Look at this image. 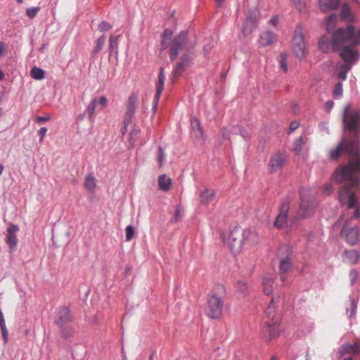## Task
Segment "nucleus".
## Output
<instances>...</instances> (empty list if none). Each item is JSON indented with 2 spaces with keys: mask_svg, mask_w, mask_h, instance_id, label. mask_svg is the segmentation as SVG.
Masks as SVG:
<instances>
[{
  "mask_svg": "<svg viewBox=\"0 0 360 360\" xmlns=\"http://www.w3.org/2000/svg\"><path fill=\"white\" fill-rule=\"evenodd\" d=\"M359 122L360 112L350 109L348 105L346 106L343 112V123L345 127H347L350 131H354Z\"/></svg>",
  "mask_w": 360,
  "mask_h": 360,
  "instance_id": "obj_8",
  "label": "nucleus"
},
{
  "mask_svg": "<svg viewBox=\"0 0 360 360\" xmlns=\"http://www.w3.org/2000/svg\"><path fill=\"white\" fill-rule=\"evenodd\" d=\"M337 18V15H331L328 18L326 27L328 32L333 29V25L335 24Z\"/></svg>",
  "mask_w": 360,
  "mask_h": 360,
  "instance_id": "obj_41",
  "label": "nucleus"
},
{
  "mask_svg": "<svg viewBox=\"0 0 360 360\" xmlns=\"http://www.w3.org/2000/svg\"><path fill=\"white\" fill-rule=\"evenodd\" d=\"M5 53V47L3 43L0 42V56H3Z\"/></svg>",
  "mask_w": 360,
  "mask_h": 360,
  "instance_id": "obj_59",
  "label": "nucleus"
},
{
  "mask_svg": "<svg viewBox=\"0 0 360 360\" xmlns=\"http://www.w3.org/2000/svg\"><path fill=\"white\" fill-rule=\"evenodd\" d=\"M358 277V273L355 269H352L349 271V279H350V283L352 285H353Z\"/></svg>",
  "mask_w": 360,
  "mask_h": 360,
  "instance_id": "obj_46",
  "label": "nucleus"
},
{
  "mask_svg": "<svg viewBox=\"0 0 360 360\" xmlns=\"http://www.w3.org/2000/svg\"><path fill=\"white\" fill-rule=\"evenodd\" d=\"M360 258L359 253L354 250L345 251L344 254V261L350 264H355Z\"/></svg>",
  "mask_w": 360,
  "mask_h": 360,
  "instance_id": "obj_24",
  "label": "nucleus"
},
{
  "mask_svg": "<svg viewBox=\"0 0 360 360\" xmlns=\"http://www.w3.org/2000/svg\"><path fill=\"white\" fill-rule=\"evenodd\" d=\"M97 185V180L93 174H89L85 178L84 187L90 193H94Z\"/></svg>",
  "mask_w": 360,
  "mask_h": 360,
  "instance_id": "obj_27",
  "label": "nucleus"
},
{
  "mask_svg": "<svg viewBox=\"0 0 360 360\" xmlns=\"http://www.w3.org/2000/svg\"><path fill=\"white\" fill-rule=\"evenodd\" d=\"M193 45L189 41L186 32L179 33L172 41L169 52L170 60L174 61L181 51L191 49Z\"/></svg>",
  "mask_w": 360,
  "mask_h": 360,
  "instance_id": "obj_5",
  "label": "nucleus"
},
{
  "mask_svg": "<svg viewBox=\"0 0 360 360\" xmlns=\"http://www.w3.org/2000/svg\"><path fill=\"white\" fill-rule=\"evenodd\" d=\"M172 35V32L171 30H169V29L165 30L164 31V32L162 33L163 39L162 41V46L163 49H165L167 47L165 39L167 37H170Z\"/></svg>",
  "mask_w": 360,
  "mask_h": 360,
  "instance_id": "obj_42",
  "label": "nucleus"
},
{
  "mask_svg": "<svg viewBox=\"0 0 360 360\" xmlns=\"http://www.w3.org/2000/svg\"><path fill=\"white\" fill-rule=\"evenodd\" d=\"M50 120V117H42V116H38L37 117V122L39 123L46 122Z\"/></svg>",
  "mask_w": 360,
  "mask_h": 360,
  "instance_id": "obj_56",
  "label": "nucleus"
},
{
  "mask_svg": "<svg viewBox=\"0 0 360 360\" xmlns=\"http://www.w3.org/2000/svg\"><path fill=\"white\" fill-rule=\"evenodd\" d=\"M225 296V288L221 285H217L207 295L205 313L210 318L219 319L221 316Z\"/></svg>",
  "mask_w": 360,
  "mask_h": 360,
  "instance_id": "obj_3",
  "label": "nucleus"
},
{
  "mask_svg": "<svg viewBox=\"0 0 360 360\" xmlns=\"http://www.w3.org/2000/svg\"><path fill=\"white\" fill-rule=\"evenodd\" d=\"M349 13V10L348 7H347L346 6H344L342 8L341 17L343 18H345L348 16Z\"/></svg>",
  "mask_w": 360,
  "mask_h": 360,
  "instance_id": "obj_53",
  "label": "nucleus"
},
{
  "mask_svg": "<svg viewBox=\"0 0 360 360\" xmlns=\"http://www.w3.org/2000/svg\"><path fill=\"white\" fill-rule=\"evenodd\" d=\"M4 325H6L5 319H4L3 313H2L1 310L0 309V326H4Z\"/></svg>",
  "mask_w": 360,
  "mask_h": 360,
  "instance_id": "obj_58",
  "label": "nucleus"
},
{
  "mask_svg": "<svg viewBox=\"0 0 360 360\" xmlns=\"http://www.w3.org/2000/svg\"><path fill=\"white\" fill-rule=\"evenodd\" d=\"M214 197L215 192L214 190L205 188L199 195L200 202L203 205H207L214 200Z\"/></svg>",
  "mask_w": 360,
  "mask_h": 360,
  "instance_id": "obj_22",
  "label": "nucleus"
},
{
  "mask_svg": "<svg viewBox=\"0 0 360 360\" xmlns=\"http://www.w3.org/2000/svg\"><path fill=\"white\" fill-rule=\"evenodd\" d=\"M244 233V245H254L259 241V236L255 230L245 229L243 230Z\"/></svg>",
  "mask_w": 360,
  "mask_h": 360,
  "instance_id": "obj_17",
  "label": "nucleus"
},
{
  "mask_svg": "<svg viewBox=\"0 0 360 360\" xmlns=\"http://www.w3.org/2000/svg\"><path fill=\"white\" fill-rule=\"evenodd\" d=\"M40 8L39 7H32L27 9L26 13L27 15L30 18H34L38 12L39 11Z\"/></svg>",
  "mask_w": 360,
  "mask_h": 360,
  "instance_id": "obj_43",
  "label": "nucleus"
},
{
  "mask_svg": "<svg viewBox=\"0 0 360 360\" xmlns=\"http://www.w3.org/2000/svg\"><path fill=\"white\" fill-rule=\"evenodd\" d=\"M135 229L133 226L129 225L126 228V240L130 241L134 236Z\"/></svg>",
  "mask_w": 360,
  "mask_h": 360,
  "instance_id": "obj_39",
  "label": "nucleus"
},
{
  "mask_svg": "<svg viewBox=\"0 0 360 360\" xmlns=\"http://www.w3.org/2000/svg\"><path fill=\"white\" fill-rule=\"evenodd\" d=\"M171 179L167 177L165 174H162L158 177V186L161 191H168L171 186Z\"/></svg>",
  "mask_w": 360,
  "mask_h": 360,
  "instance_id": "obj_28",
  "label": "nucleus"
},
{
  "mask_svg": "<svg viewBox=\"0 0 360 360\" xmlns=\"http://www.w3.org/2000/svg\"><path fill=\"white\" fill-rule=\"evenodd\" d=\"M360 354V342H356L354 345L349 343L343 345L340 349V356H343L346 354Z\"/></svg>",
  "mask_w": 360,
  "mask_h": 360,
  "instance_id": "obj_19",
  "label": "nucleus"
},
{
  "mask_svg": "<svg viewBox=\"0 0 360 360\" xmlns=\"http://www.w3.org/2000/svg\"><path fill=\"white\" fill-rule=\"evenodd\" d=\"M99 103L100 104L103 106V107H105L107 105V103H108V100H107V98L105 96H101L99 99Z\"/></svg>",
  "mask_w": 360,
  "mask_h": 360,
  "instance_id": "obj_55",
  "label": "nucleus"
},
{
  "mask_svg": "<svg viewBox=\"0 0 360 360\" xmlns=\"http://www.w3.org/2000/svg\"><path fill=\"white\" fill-rule=\"evenodd\" d=\"M120 35L118 34L117 36H111L109 39V52L110 56L115 55V57H117L118 55V39Z\"/></svg>",
  "mask_w": 360,
  "mask_h": 360,
  "instance_id": "obj_26",
  "label": "nucleus"
},
{
  "mask_svg": "<svg viewBox=\"0 0 360 360\" xmlns=\"http://www.w3.org/2000/svg\"><path fill=\"white\" fill-rule=\"evenodd\" d=\"M346 152L354 160L347 165L338 168L334 173V179L337 183L345 182L339 191V201L342 205L347 203L349 209H354V214L348 218L342 229L346 241L351 245H355L359 241V231L357 226L349 227L352 219L360 218V205L356 200L354 190L360 186V155L358 141L356 139H343L341 143L330 152V158L336 159L342 152Z\"/></svg>",
  "mask_w": 360,
  "mask_h": 360,
  "instance_id": "obj_1",
  "label": "nucleus"
},
{
  "mask_svg": "<svg viewBox=\"0 0 360 360\" xmlns=\"http://www.w3.org/2000/svg\"><path fill=\"white\" fill-rule=\"evenodd\" d=\"M4 79V72L0 70V80H3Z\"/></svg>",
  "mask_w": 360,
  "mask_h": 360,
  "instance_id": "obj_62",
  "label": "nucleus"
},
{
  "mask_svg": "<svg viewBox=\"0 0 360 360\" xmlns=\"http://www.w3.org/2000/svg\"><path fill=\"white\" fill-rule=\"evenodd\" d=\"M340 5V0H320L319 6L321 10L326 13L330 10L336 9Z\"/></svg>",
  "mask_w": 360,
  "mask_h": 360,
  "instance_id": "obj_23",
  "label": "nucleus"
},
{
  "mask_svg": "<svg viewBox=\"0 0 360 360\" xmlns=\"http://www.w3.org/2000/svg\"><path fill=\"white\" fill-rule=\"evenodd\" d=\"M343 89L342 84L341 82H338L334 87L333 91V96L334 98H340L342 96Z\"/></svg>",
  "mask_w": 360,
  "mask_h": 360,
  "instance_id": "obj_37",
  "label": "nucleus"
},
{
  "mask_svg": "<svg viewBox=\"0 0 360 360\" xmlns=\"http://www.w3.org/2000/svg\"><path fill=\"white\" fill-rule=\"evenodd\" d=\"M280 278H281V281L284 283L286 280V276H285V274H282V273H280Z\"/></svg>",
  "mask_w": 360,
  "mask_h": 360,
  "instance_id": "obj_61",
  "label": "nucleus"
},
{
  "mask_svg": "<svg viewBox=\"0 0 360 360\" xmlns=\"http://www.w3.org/2000/svg\"><path fill=\"white\" fill-rule=\"evenodd\" d=\"M105 43V36L103 34L96 39V46H95L94 49L93 50L92 53L94 55H96L98 53H99L102 50Z\"/></svg>",
  "mask_w": 360,
  "mask_h": 360,
  "instance_id": "obj_35",
  "label": "nucleus"
},
{
  "mask_svg": "<svg viewBox=\"0 0 360 360\" xmlns=\"http://www.w3.org/2000/svg\"><path fill=\"white\" fill-rule=\"evenodd\" d=\"M140 133V129L139 128H134L131 132H130V141L134 143L136 141L137 137L139 136Z\"/></svg>",
  "mask_w": 360,
  "mask_h": 360,
  "instance_id": "obj_45",
  "label": "nucleus"
},
{
  "mask_svg": "<svg viewBox=\"0 0 360 360\" xmlns=\"http://www.w3.org/2000/svg\"><path fill=\"white\" fill-rule=\"evenodd\" d=\"M274 278L271 276H265L262 280V285L264 288V292L266 295H270L273 292V283Z\"/></svg>",
  "mask_w": 360,
  "mask_h": 360,
  "instance_id": "obj_29",
  "label": "nucleus"
},
{
  "mask_svg": "<svg viewBox=\"0 0 360 360\" xmlns=\"http://www.w3.org/2000/svg\"><path fill=\"white\" fill-rule=\"evenodd\" d=\"M190 57L188 54H184L179 63H178L172 71V80L175 81L184 72L190 62Z\"/></svg>",
  "mask_w": 360,
  "mask_h": 360,
  "instance_id": "obj_12",
  "label": "nucleus"
},
{
  "mask_svg": "<svg viewBox=\"0 0 360 360\" xmlns=\"http://www.w3.org/2000/svg\"><path fill=\"white\" fill-rule=\"evenodd\" d=\"M236 292L238 298H244L249 292L248 285L243 281H238L236 284Z\"/></svg>",
  "mask_w": 360,
  "mask_h": 360,
  "instance_id": "obj_25",
  "label": "nucleus"
},
{
  "mask_svg": "<svg viewBox=\"0 0 360 360\" xmlns=\"http://www.w3.org/2000/svg\"><path fill=\"white\" fill-rule=\"evenodd\" d=\"M47 132V128L46 127H41L39 131L38 134L40 136V142H42L44 140V138L46 136V134Z\"/></svg>",
  "mask_w": 360,
  "mask_h": 360,
  "instance_id": "obj_48",
  "label": "nucleus"
},
{
  "mask_svg": "<svg viewBox=\"0 0 360 360\" xmlns=\"http://www.w3.org/2000/svg\"><path fill=\"white\" fill-rule=\"evenodd\" d=\"M276 40V35L271 31H265L260 34L259 43L263 46L272 44Z\"/></svg>",
  "mask_w": 360,
  "mask_h": 360,
  "instance_id": "obj_18",
  "label": "nucleus"
},
{
  "mask_svg": "<svg viewBox=\"0 0 360 360\" xmlns=\"http://www.w3.org/2000/svg\"><path fill=\"white\" fill-rule=\"evenodd\" d=\"M291 269V261L288 257L280 259L279 271L286 274Z\"/></svg>",
  "mask_w": 360,
  "mask_h": 360,
  "instance_id": "obj_33",
  "label": "nucleus"
},
{
  "mask_svg": "<svg viewBox=\"0 0 360 360\" xmlns=\"http://www.w3.org/2000/svg\"><path fill=\"white\" fill-rule=\"evenodd\" d=\"M71 320L72 316L69 309L67 307H63L59 310L58 313V317L55 322L58 327L62 328L65 324L70 322Z\"/></svg>",
  "mask_w": 360,
  "mask_h": 360,
  "instance_id": "obj_15",
  "label": "nucleus"
},
{
  "mask_svg": "<svg viewBox=\"0 0 360 360\" xmlns=\"http://www.w3.org/2000/svg\"><path fill=\"white\" fill-rule=\"evenodd\" d=\"M45 72L40 68L34 67L30 70L31 77L36 80H41L44 78Z\"/></svg>",
  "mask_w": 360,
  "mask_h": 360,
  "instance_id": "obj_34",
  "label": "nucleus"
},
{
  "mask_svg": "<svg viewBox=\"0 0 360 360\" xmlns=\"http://www.w3.org/2000/svg\"><path fill=\"white\" fill-rule=\"evenodd\" d=\"M259 18V12L257 9L249 11L246 20L243 24L242 33L244 37L248 34L257 27V22Z\"/></svg>",
  "mask_w": 360,
  "mask_h": 360,
  "instance_id": "obj_9",
  "label": "nucleus"
},
{
  "mask_svg": "<svg viewBox=\"0 0 360 360\" xmlns=\"http://www.w3.org/2000/svg\"><path fill=\"white\" fill-rule=\"evenodd\" d=\"M333 186L331 184H328L324 186L323 193L325 195H329L333 191Z\"/></svg>",
  "mask_w": 360,
  "mask_h": 360,
  "instance_id": "obj_51",
  "label": "nucleus"
},
{
  "mask_svg": "<svg viewBox=\"0 0 360 360\" xmlns=\"http://www.w3.org/2000/svg\"><path fill=\"white\" fill-rule=\"evenodd\" d=\"M19 231V227L17 225L11 224L7 229L6 242L11 250H13L18 243V238L16 233Z\"/></svg>",
  "mask_w": 360,
  "mask_h": 360,
  "instance_id": "obj_13",
  "label": "nucleus"
},
{
  "mask_svg": "<svg viewBox=\"0 0 360 360\" xmlns=\"http://www.w3.org/2000/svg\"><path fill=\"white\" fill-rule=\"evenodd\" d=\"M299 122H297V121H293L290 123V128H289V130H290V132H292L293 131H295V129H297L298 127H299Z\"/></svg>",
  "mask_w": 360,
  "mask_h": 360,
  "instance_id": "obj_54",
  "label": "nucleus"
},
{
  "mask_svg": "<svg viewBox=\"0 0 360 360\" xmlns=\"http://www.w3.org/2000/svg\"><path fill=\"white\" fill-rule=\"evenodd\" d=\"M181 217V213H180V208L176 207L175 210V216H174V220L178 221Z\"/></svg>",
  "mask_w": 360,
  "mask_h": 360,
  "instance_id": "obj_57",
  "label": "nucleus"
},
{
  "mask_svg": "<svg viewBox=\"0 0 360 360\" xmlns=\"http://www.w3.org/2000/svg\"><path fill=\"white\" fill-rule=\"evenodd\" d=\"M279 58H280V65H281V69L284 72H287V70H288V65H287V62H286V58H287L286 53H281L280 55H279Z\"/></svg>",
  "mask_w": 360,
  "mask_h": 360,
  "instance_id": "obj_38",
  "label": "nucleus"
},
{
  "mask_svg": "<svg viewBox=\"0 0 360 360\" xmlns=\"http://www.w3.org/2000/svg\"><path fill=\"white\" fill-rule=\"evenodd\" d=\"M219 5H221L225 0H215Z\"/></svg>",
  "mask_w": 360,
  "mask_h": 360,
  "instance_id": "obj_64",
  "label": "nucleus"
},
{
  "mask_svg": "<svg viewBox=\"0 0 360 360\" xmlns=\"http://www.w3.org/2000/svg\"><path fill=\"white\" fill-rule=\"evenodd\" d=\"M266 326L269 333V338L272 339L277 337L281 331L280 325L276 322L267 323Z\"/></svg>",
  "mask_w": 360,
  "mask_h": 360,
  "instance_id": "obj_31",
  "label": "nucleus"
},
{
  "mask_svg": "<svg viewBox=\"0 0 360 360\" xmlns=\"http://www.w3.org/2000/svg\"><path fill=\"white\" fill-rule=\"evenodd\" d=\"M0 328H1V333H2L3 338L4 339V341L7 342L8 337V330L6 329V325L1 326Z\"/></svg>",
  "mask_w": 360,
  "mask_h": 360,
  "instance_id": "obj_49",
  "label": "nucleus"
},
{
  "mask_svg": "<svg viewBox=\"0 0 360 360\" xmlns=\"http://www.w3.org/2000/svg\"><path fill=\"white\" fill-rule=\"evenodd\" d=\"M4 169V166L3 165H0V176L2 174Z\"/></svg>",
  "mask_w": 360,
  "mask_h": 360,
  "instance_id": "obj_63",
  "label": "nucleus"
},
{
  "mask_svg": "<svg viewBox=\"0 0 360 360\" xmlns=\"http://www.w3.org/2000/svg\"><path fill=\"white\" fill-rule=\"evenodd\" d=\"M352 67V63H339L337 65L335 73L338 78L346 80L347 77V73Z\"/></svg>",
  "mask_w": 360,
  "mask_h": 360,
  "instance_id": "obj_20",
  "label": "nucleus"
},
{
  "mask_svg": "<svg viewBox=\"0 0 360 360\" xmlns=\"http://www.w3.org/2000/svg\"><path fill=\"white\" fill-rule=\"evenodd\" d=\"M289 208V201L283 200L280 207L279 214L274 221L275 226L280 229L284 228L287 224Z\"/></svg>",
  "mask_w": 360,
  "mask_h": 360,
  "instance_id": "obj_11",
  "label": "nucleus"
},
{
  "mask_svg": "<svg viewBox=\"0 0 360 360\" xmlns=\"http://www.w3.org/2000/svg\"><path fill=\"white\" fill-rule=\"evenodd\" d=\"M285 157L281 153L273 155L269 162V167L271 172L281 169L284 164Z\"/></svg>",
  "mask_w": 360,
  "mask_h": 360,
  "instance_id": "obj_16",
  "label": "nucleus"
},
{
  "mask_svg": "<svg viewBox=\"0 0 360 360\" xmlns=\"http://www.w3.org/2000/svg\"><path fill=\"white\" fill-rule=\"evenodd\" d=\"M138 103V95L136 94H131L129 97L127 110L124 117V130L127 129V125L130 123L131 118L133 117Z\"/></svg>",
  "mask_w": 360,
  "mask_h": 360,
  "instance_id": "obj_10",
  "label": "nucleus"
},
{
  "mask_svg": "<svg viewBox=\"0 0 360 360\" xmlns=\"http://www.w3.org/2000/svg\"><path fill=\"white\" fill-rule=\"evenodd\" d=\"M333 106H334V103L333 101H328L327 102H326V103L324 105L325 109L328 112H330V110H332Z\"/></svg>",
  "mask_w": 360,
  "mask_h": 360,
  "instance_id": "obj_52",
  "label": "nucleus"
},
{
  "mask_svg": "<svg viewBox=\"0 0 360 360\" xmlns=\"http://www.w3.org/2000/svg\"><path fill=\"white\" fill-rule=\"evenodd\" d=\"M332 46L334 50L340 51L345 63L353 65L359 58V53L352 46H360V30L352 25L339 28L333 36Z\"/></svg>",
  "mask_w": 360,
  "mask_h": 360,
  "instance_id": "obj_2",
  "label": "nucleus"
},
{
  "mask_svg": "<svg viewBox=\"0 0 360 360\" xmlns=\"http://www.w3.org/2000/svg\"><path fill=\"white\" fill-rule=\"evenodd\" d=\"M292 46L295 56L299 59H302L305 56L306 45L302 27H297L295 30Z\"/></svg>",
  "mask_w": 360,
  "mask_h": 360,
  "instance_id": "obj_7",
  "label": "nucleus"
},
{
  "mask_svg": "<svg viewBox=\"0 0 360 360\" xmlns=\"http://www.w3.org/2000/svg\"><path fill=\"white\" fill-rule=\"evenodd\" d=\"M307 141V139L306 136H300L294 141L292 150L296 153H300L302 151V147L306 143Z\"/></svg>",
  "mask_w": 360,
  "mask_h": 360,
  "instance_id": "obj_32",
  "label": "nucleus"
},
{
  "mask_svg": "<svg viewBox=\"0 0 360 360\" xmlns=\"http://www.w3.org/2000/svg\"><path fill=\"white\" fill-rule=\"evenodd\" d=\"M227 245L233 254L239 253L244 246V233L239 227L233 228L227 238Z\"/></svg>",
  "mask_w": 360,
  "mask_h": 360,
  "instance_id": "obj_6",
  "label": "nucleus"
},
{
  "mask_svg": "<svg viewBox=\"0 0 360 360\" xmlns=\"http://www.w3.org/2000/svg\"><path fill=\"white\" fill-rule=\"evenodd\" d=\"M157 159H158L159 165L162 166L163 165V163L165 162V153L164 152L163 148L161 146L158 147Z\"/></svg>",
  "mask_w": 360,
  "mask_h": 360,
  "instance_id": "obj_40",
  "label": "nucleus"
},
{
  "mask_svg": "<svg viewBox=\"0 0 360 360\" xmlns=\"http://www.w3.org/2000/svg\"><path fill=\"white\" fill-rule=\"evenodd\" d=\"M279 302L280 296L278 295H274L272 297L271 300L265 311L266 314L269 318L273 319L274 317Z\"/></svg>",
  "mask_w": 360,
  "mask_h": 360,
  "instance_id": "obj_21",
  "label": "nucleus"
},
{
  "mask_svg": "<svg viewBox=\"0 0 360 360\" xmlns=\"http://www.w3.org/2000/svg\"><path fill=\"white\" fill-rule=\"evenodd\" d=\"M350 310L347 309V314L349 318H352L356 315L357 304L352 297H349Z\"/></svg>",
  "mask_w": 360,
  "mask_h": 360,
  "instance_id": "obj_36",
  "label": "nucleus"
},
{
  "mask_svg": "<svg viewBox=\"0 0 360 360\" xmlns=\"http://www.w3.org/2000/svg\"><path fill=\"white\" fill-rule=\"evenodd\" d=\"M98 103V99L96 98H94L91 99L90 103L86 107V112L88 115L89 119L91 122H94L95 117V108Z\"/></svg>",
  "mask_w": 360,
  "mask_h": 360,
  "instance_id": "obj_30",
  "label": "nucleus"
},
{
  "mask_svg": "<svg viewBox=\"0 0 360 360\" xmlns=\"http://www.w3.org/2000/svg\"><path fill=\"white\" fill-rule=\"evenodd\" d=\"M165 80V76L164 74V69L163 68H160L159 74H158V82L157 84V89H156V94L153 100V110L155 111L158 101L160 98V96L164 89V84Z\"/></svg>",
  "mask_w": 360,
  "mask_h": 360,
  "instance_id": "obj_14",
  "label": "nucleus"
},
{
  "mask_svg": "<svg viewBox=\"0 0 360 360\" xmlns=\"http://www.w3.org/2000/svg\"><path fill=\"white\" fill-rule=\"evenodd\" d=\"M296 8L300 11H302L304 8V4H302L301 0H291Z\"/></svg>",
  "mask_w": 360,
  "mask_h": 360,
  "instance_id": "obj_50",
  "label": "nucleus"
},
{
  "mask_svg": "<svg viewBox=\"0 0 360 360\" xmlns=\"http://www.w3.org/2000/svg\"><path fill=\"white\" fill-rule=\"evenodd\" d=\"M191 126L193 129H198L200 131V133L202 132V128L198 120L193 119L191 122Z\"/></svg>",
  "mask_w": 360,
  "mask_h": 360,
  "instance_id": "obj_47",
  "label": "nucleus"
},
{
  "mask_svg": "<svg viewBox=\"0 0 360 360\" xmlns=\"http://www.w3.org/2000/svg\"><path fill=\"white\" fill-rule=\"evenodd\" d=\"M269 22H270L271 24H272L273 25H276L277 24V22H278V18H277V17H274V18H272L270 20Z\"/></svg>",
  "mask_w": 360,
  "mask_h": 360,
  "instance_id": "obj_60",
  "label": "nucleus"
},
{
  "mask_svg": "<svg viewBox=\"0 0 360 360\" xmlns=\"http://www.w3.org/2000/svg\"><path fill=\"white\" fill-rule=\"evenodd\" d=\"M317 202L314 195L307 191H302L300 194V205L297 212L292 219V223L299 219L311 217L316 208Z\"/></svg>",
  "mask_w": 360,
  "mask_h": 360,
  "instance_id": "obj_4",
  "label": "nucleus"
},
{
  "mask_svg": "<svg viewBox=\"0 0 360 360\" xmlns=\"http://www.w3.org/2000/svg\"><path fill=\"white\" fill-rule=\"evenodd\" d=\"M111 28V25L106 21H102L98 25V29L101 32H105L110 30Z\"/></svg>",
  "mask_w": 360,
  "mask_h": 360,
  "instance_id": "obj_44",
  "label": "nucleus"
}]
</instances>
